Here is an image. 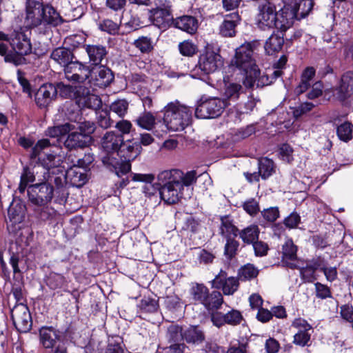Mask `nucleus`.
Wrapping results in <instances>:
<instances>
[{"label":"nucleus","instance_id":"nucleus-1","mask_svg":"<svg viewBox=\"0 0 353 353\" xmlns=\"http://www.w3.org/2000/svg\"><path fill=\"white\" fill-rule=\"evenodd\" d=\"M257 41L248 42L242 44L236 49L231 65L234 66L245 74L243 84L247 88H252L260 70L256 64L254 51L257 48Z\"/></svg>","mask_w":353,"mask_h":353},{"label":"nucleus","instance_id":"nucleus-2","mask_svg":"<svg viewBox=\"0 0 353 353\" xmlns=\"http://www.w3.org/2000/svg\"><path fill=\"white\" fill-rule=\"evenodd\" d=\"M181 176V174L177 169L163 170L158 174L157 179L159 183H164L160 188V195L165 203H176L183 196L182 185L179 183Z\"/></svg>","mask_w":353,"mask_h":353},{"label":"nucleus","instance_id":"nucleus-3","mask_svg":"<svg viewBox=\"0 0 353 353\" xmlns=\"http://www.w3.org/2000/svg\"><path fill=\"white\" fill-rule=\"evenodd\" d=\"M191 116L192 111L188 106L175 101L164 108L163 122L169 130L181 131L189 124Z\"/></svg>","mask_w":353,"mask_h":353},{"label":"nucleus","instance_id":"nucleus-4","mask_svg":"<svg viewBox=\"0 0 353 353\" xmlns=\"http://www.w3.org/2000/svg\"><path fill=\"white\" fill-rule=\"evenodd\" d=\"M10 43L14 52H10L6 55L5 61L15 65L25 64L26 60L24 56L32 51L30 39L23 32L14 31L10 37Z\"/></svg>","mask_w":353,"mask_h":353},{"label":"nucleus","instance_id":"nucleus-5","mask_svg":"<svg viewBox=\"0 0 353 353\" xmlns=\"http://www.w3.org/2000/svg\"><path fill=\"white\" fill-rule=\"evenodd\" d=\"M257 6L256 25L263 30L276 27V6L271 0H252Z\"/></svg>","mask_w":353,"mask_h":353},{"label":"nucleus","instance_id":"nucleus-6","mask_svg":"<svg viewBox=\"0 0 353 353\" xmlns=\"http://www.w3.org/2000/svg\"><path fill=\"white\" fill-rule=\"evenodd\" d=\"M230 102L218 97L201 101L195 110V116L199 119H213L219 117Z\"/></svg>","mask_w":353,"mask_h":353},{"label":"nucleus","instance_id":"nucleus-7","mask_svg":"<svg viewBox=\"0 0 353 353\" xmlns=\"http://www.w3.org/2000/svg\"><path fill=\"white\" fill-rule=\"evenodd\" d=\"M53 192V186L48 182L30 185L28 188V200L33 205L43 206L51 201Z\"/></svg>","mask_w":353,"mask_h":353},{"label":"nucleus","instance_id":"nucleus-8","mask_svg":"<svg viewBox=\"0 0 353 353\" xmlns=\"http://www.w3.org/2000/svg\"><path fill=\"white\" fill-rule=\"evenodd\" d=\"M101 159L103 165L119 176L126 174L131 170V163L122 159L119 150L103 152Z\"/></svg>","mask_w":353,"mask_h":353},{"label":"nucleus","instance_id":"nucleus-9","mask_svg":"<svg viewBox=\"0 0 353 353\" xmlns=\"http://www.w3.org/2000/svg\"><path fill=\"white\" fill-rule=\"evenodd\" d=\"M276 172V165L274 161L268 158L262 157L258 160V172L243 173L248 182L250 183H258L260 178L267 180Z\"/></svg>","mask_w":353,"mask_h":353},{"label":"nucleus","instance_id":"nucleus-10","mask_svg":"<svg viewBox=\"0 0 353 353\" xmlns=\"http://www.w3.org/2000/svg\"><path fill=\"white\" fill-rule=\"evenodd\" d=\"M11 318L16 329L28 332L32 327V318L28 307L24 304L16 305L11 310Z\"/></svg>","mask_w":353,"mask_h":353},{"label":"nucleus","instance_id":"nucleus-11","mask_svg":"<svg viewBox=\"0 0 353 353\" xmlns=\"http://www.w3.org/2000/svg\"><path fill=\"white\" fill-rule=\"evenodd\" d=\"M296 3L284 4L282 8L276 11V28L281 32L286 31L294 23L295 19L299 20Z\"/></svg>","mask_w":353,"mask_h":353},{"label":"nucleus","instance_id":"nucleus-12","mask_svg":"<svg viewBox=\"0 0 353 353\" xmlns=\"http://www.w3.org/2000/svg\"><path fill=\"white\" fill-rule=\"evenodd\" d=\"M210 319L214 326L221 327L225 324L230 325L240 324L243 319V316L239 310L232 309L225 314L219 311L212 312L210 313Z\"/></svg>","mask_w":353,"mask_h":353},{"label":"nucleus","instance_id":"nucleus-13","mask_svg":"<svg viewBox=\"0 0 353 353\" xmlns=\"http://www.w3.org/2000/svg\"><path fill=\"white\" fill-rule=\"evenodd\" d=\"M222 65L221 55L213 51H207L199 57L198 67L205 74L214 72Z\"/></svg>","mask_w":353,"mask_h":353},{"label":"nucleus","instance_id":"nucleus-14","mask_svg":"<svg viewBox=\"0 0 353 353\" xmlns=\"http://www.w3.org/2000/svg\"><path fill=\"white\" fill-rule=\"evenodd\" d=\"M170 8L169 3L165 2L150 10V20L159 28H166L172 19Z\"/></svg>","mask_w":353,"mask_h":353},{"label":"nucleus","instance_id":"nucleus-15","mask_svg":"<svg viewBox=\"0 0 353 353\" xmlns=\"http://www.w3.org/2000/svg\"><path fill=\"white\" fill-rule=\"evenodd\" d=\"M226 272L221 270L212 281L213 287L221 289L225 295H232L238 290L239 279L234 276L226 279Z\"/></svg>","mask_w":353,"mask_h":353},{"label":"nucleus","instance_id":"nucleus-16","mask_svg":"<svg viewBox=\"0 0 353 353\" xmlns=\"http://www.w3.org/2000/svg\"><path fill=\"white\" fill-rule=\"evenodd\" d=\"M64 71L65 77L68 80L77 82L85 81L90 74L88 68L79 61H70L64 68Z\"/></svg>","mask_w":353,"mask_h":353},{"label":"nucleus","instance_id":"nucleus-17","mask_svg":"<svg viewBox=\"0 0 353 353\" xmlns=\"http://www.w3.org/2000/svg\"><path fill=\"white\" fill-rule=\"evenodd\" d=\"M57 94V89L51 83L42 85L35 93V102L39 108L48 107Z\"/></svg>","mask_w":353,"mask_h":353},{"label":"nucleus","instance_id":"nucleus-18","mask_svg":"<svg viewBox=\"0 0 353 353\" xmlns=\"http://www.w3.org/2000/svg\"><path fill=\"white\" fill-rule=\"evenodd\" d=\"M43 4L38 1H29L26 7V22L30 27L42 26Z\"/></svg>","mask_w":353,"mask_h":353},{"label":"nucleus","instance_id":"nucleus-19","mask_svg":"<svg viewBox=\"0 0 353 353\" xmlns=\"http://www.w3.org/2000/svg\"><path fill=\"white\" fill-rule=\"evenodd\" d=\"M91 82L94 86L105 88L113 80L112 71L104 66H99L90 71Z\"/></svg>","mask_w":353,"mask_h":353},{"label":"nucleus","instance_id":"nucleus-20","mask_svg":"<svg viewBox=\"0 0 353 353\" xmlns=\"http://www.w3.org/2000/svg\"><path fill=\"white\" fill-rule=\"evenodd\" d=\"M123 143V137L113 131L107 132L101 139L103 152L119 150Z\"/></svg>","mask_w":353,"mask_h":353},{"label":"nucleus","instance_id":"nucleus-21","mask_svg":"<svg viewBox=\"0 0 353 353\" xmlns=\"http://www.w3.org/2000/svg\"><path fill=\"white\" fill-rule=\"evenodd\" d=\"M297 247L292 239H288L282 246V262L291 269L297 268L295 263Z\"/></svg>","mask_w":353,"mask_h":353},{"label":"nucleus","instance_id":"nucleus-22","mask_svg":"<svg viewBox=\"0 0 353 353\" xmlns=\"http://www.w3.org/2000/svg\"><path fill=\"white\" fill-rule=\"evenodd\" d=\"M59 339V332L53 327H42L39 330V340L43 347H53Z\"/></svg>","mask_w":353,"mask_h":353},{"label":"nucleus","instance_id":"nucleus-23","mask_svg":"<svg viewBox=\"0 0 353 353\" xmlns=\"http://www.w3.org/2000/svg\"><path fill=\"white\" fill-rule=\"evenodd\" d=\"M42 26H57L64 22L60 14L50 5H43Z\"/></svg>","mask_w":353,"mask_h":353},{"label":"nucleus","instance_id":"nucleus-24","mask_svg":"<svg viewBox=\"0 0 353 353\" xmlns=\"http://www.w3.org/2000/svg\"><path fill=\"white\" fill-rule=\"evenodd\" d=\"M241 18L238 12H233L227 15L220 26V34L223 37H233L235 35V28Z\"/></svg>","mask_w":353,"mask_h":353},{"label":"nucleus","instance_id":"nucleus-25","mask_svg":"<svg viewBox=\"0 0 353 353\" xmlns=\"http://www.w3.org/2000/svg\"><path fill=\"white\" fill-rule=\"evenodd\" d=\"M90 137L85 134L77 132L70 133L64 142V145L70 149L83 148L87 146Z\"/></svg>","mask_w":353,"mask_h":353},{"label":"nucleus","instance_id":"nucleus-26","mask_svg":"<svg viewBox=\"0 0 353 353\" xmlns=\"http://www.w3.org/2000/svg\"><path fill=\"white\" fill-rule=\"evenodd\" d=\"M122 145L123 148L119 150V152L123 160L128 161L129 163L141 154V147L137 142L132 143L127 141L126 142L123 141Z\"/></svg>","mask_w":353,"mask_h":353},{"label":"nucleus","instance_id":"nucleus-27","mask_svg":"<svg viewBox=\"0 0 353 353\" xmlns=\"http://www.w3.org/2000/svg\"><path fill=\"white\" fill-rule=\"evenodd\" d=\"M77 103L79 105L94 110L99 109L102 104L99 97L94 94H90L87 88H85L84 94H83V90H81V93L79 94L77 99Z\"/></svg>","mask_w":353,"mask_h":353},{"label":"nucleus","instance_id":"nucleus-28","mask_svg":"<svg viewBox=\"0 0 353 353\" xmlns=\"http://www.w3.org/2000/svg\"><path fill=\"white\" fill-rule=\"evenodd\" d=\"M85 49L90 61L94 65L101 64L108 53L106 48L102 45H86Z\"/></svg>","mask_w":353,"mask_h":353},{"label":"nucleus","instance_id":"nucleus-29","mask_svg":"<svg viewBox=\"0 0 353 353\" xmlns=\"http://www.w3.org/2000/svg\"><path fill=\"white\" fill-rule=\"evenodd\" d=\"M26 215V206L20 201L11 203L8 210V216L12 224L21 223Z\"/></svg>","mask_w":353,"mask_h":353},{"label":"nucleus","instance_id":"nucleus-30","mask_svg":"<svg viewBox=\"0 0 353 353\" xmlns=\"http://www.w3.org/2000/svg\"><path fill=\"white\" fill-rule=\"evenodd\" d=\"M221 223L219 228V234L225 237H236L238 235L239 229L234 225V221L230 216H221Z\"/></svg>","mask_w":353,"mask_h":353},{"label":"nucleus","instance_id":"nucleus-31","mask_svg":"<svg viewBox=\"0 0 353 353\" xmlns=\"http://www.w3.org/2000/svg\"><path fill=\"white\" fill-rule=\"evenodd\" d=\"M260 229L256 224H251L239 230L238 235L242 241L247 245H251L259 239Z\"/></svg>","mask_w":353,"mask_h":353},{"label":"nucleus","instance_id":"nucleus-32","mask_svg":"<svg viewBox=\"0 0 353 353\" xmlns=\"http://www.w3.org/2000/svg\"><path fill=\"white\" fill-rule=\"evenodd\" d=\"M174 26L190 34L196 32L198 28L197 20L192 16H183L174 21Z\"/></svg>","mask_w":353,"mask_h":353},{"label":"nucleus","instance_id":"nucleus-33","mask_svg":"<svg viewBox=\"0 0 353 353\" xmlns=\"http://www.w3.org/2000/svg\"><path fill=\"white\" fill-rule=\"evenodd\" d=\"M209 292V289L202 283H192L190 289V294L192 301L203 305L206 301Z\"/></svg>","mask_w":353,"mask_h":353},{"label":"nucleus","instance_id":"nucleus-34","mask_svg":"<svg viewBox=\"0 0 353 353\" xmlns=\"http://www.w3.org/2000/svg\"><path fill=\"white\" fill-rule=\"evenodd\" d=\"M223 303V298L221 293L219 291H212L208 294V297L203 305L205 308L210 312L218 311Z\"/></svg>","mask_w":353,"mask_h":353},{"label":"nucleus","instance_id":"nucleus-35","mask_svg":"<svg viewBox=\"0 0 353 353\" xmlns=\"http://www.w3.org/2000/svg\"><path fill=\"white\" fill-rule=\"evenodd\" d=\"M66 177L72 185L80 188L88 181L86 174L82 172L79 166L69 169L66 172Z\"/></svg>","mask_w":353,"mask_h":353},{"label":"nucleus","instance_id":"nucleus-36","mask_svg":"<svg viewBox=\"0 0 353 353\" xmlns=\"http://www.w3.org/2000/svg\"><path fill=\"white\" fill-rule=\"evenodd\" d=\"M55 88L57 89V93L59 92L64 98L75 97L77 99L79 94L81 93V90H83V94H84L85 91V88L83 86L73 87L70 85H65L62 82L58 83Z\"/></svg>","mask_w":353,"mask_h":353},{"label":"nucleus","instance_id":"nucleus-37","mask_svg":"<svg viewBox=\"0 0 353 353\" xmlns=\"http://www.w3.org/2000/svg\"><path fill=\"white\" fill-rule=\"evenodd\" d=\"M284 43L282 35L273 33L265 43V50L268 54H273L280 51Z\"/></svg>","mask_w":353,"mask_h":353},{"label":"nucleus","instance_id":"nucleus-38","mask_svg":"<svg viewBox=\"0 0 353 353\" xmlns=\"http://www.w3.org/2000/svg\"><path fill=\"white\" fill-rule=\"evenodd\" d=\"M325 94L329 100L344 102L352 94L338 84L335 88L326 90Z\"/></svg>","mask_w":353,"mask_h":353},{"label":"nucleus","instance_id":"nucleus-39","mask_svg":"<svg viewBox=\"0 0 353 353\" xmlns=\"http://www.w3.org/2000/svg\"><path fill=\"white\" fill-rule=\"evenodd\" d=\"M243 92V88L240 83L234 82H228L225 83L224 90V101L229 102L230 101H235L237 100L240 94Z\"/></svg>","mask_w":353,"mask_h":353},{"label":"nucleus","instance_id":"nucleus-40","mask_svg":"<svg viewBox=\"0 0 353 353\" xmlns=\"http://www.w3.org/2000/svg\"><path fill=\"white\" fill-rule=\"evenodd\" d=\"M50 57L55 62L65 68V65L71 61L72 53L67 48H57L52 52Z\"/></svg>","mask_w":353,"mask_h":353},{"label":"nucleus","instance_id":"nucleus-41","mask_svg":"<svg viewBox=\"0 0 353 353\" xmlns=\"http://www.w3.org/2000/svg\"><path fill=\"white\" fill-rule=\"evenodd\" d=\"M68 283V280L63 274L54 272H50L46 279L47 285L52 290L67 287Z\"/></svg>","mask_w":353,"mask_h":353},{"label":"nucleus","instance_id":"nucleus-42","mask_svg":"<svg viewBox=\"0 0 353 353\" xmlns=\"http://www.w3.org/2000/svg\"><path fill=\"white\" fill-rule=\"evenodd\" d=\"M74 129V125L69 123H65L64 124L48 128L46 131V134L50 137L59 139L72 132Z\"/></svg>","mask_w":353,"mask_h":353},{"label":"nucleus","instance_id":"nucleus-43","mask_svg":"<svg viewBox=\"0 0 353 353\" xmlns=\"http://www.w3.org/2000/svg\"><path fill=\"white\" fill-rule=\"evenodd\" d=\"M183 339L188 343H200L204 341L205 336L196 326H191L183 332Z\"/></svg>","mask_w":353,"mask_h":353},{"label":"nucleus","instance_id":"nucleus-44","mask_svg":"<svg viewBox=\"0 0 353 353\" xmlns=\"http://www.w3.org/2000/svg\"><path fill=\"white\" fill-rule=\"evenodd\" d=\"M134 122L141 128L151 130L156 123V117L150 112H144L138 117Z\"/></svg>","mask_w":353,"mask_h":353},{"label":"nucleus","instance_id":"nucleus-45","mask_svg":"<svg viewBox=\"0 0 353 353\" xmlns=\"http://www.w3.org/2000/svg\"><path fill=\"white\" fill-rule=\"evenodd\" d=\"M259 274V270L251 263L242 266L238 273V279L241 281H249L256 278Z\"/></svg>","mask_w":353,"mask_h":353},{"label":"nucleus","instance_id":"nucleus-46","mask_svg":"<svg viewBox=\"0 0 353 353\" xmlns=\"http://www.w3.org/2000/svg\"><path fill=\"white\" fill-rule=\"evenodd\" d=\"M133 45L142 53H150L154 49V43L152 39L147 36L139 37L134 40Z\"/></svg>","mask_w":353,"mask_h":353},{"label":"nucleus","instance_id":"nucleus-47","mask_svg":"<svg viewBox=\"0 0 353 353\" xmlns=\"http://www.w3.org/2000/svg\"><path fill=\"white\" fill-rule=\"evenodd\" d=\"M166 338L170 343H177L183 339L182 327L176 324H171L167 328Z\"/></svg>","mask_w":353,"mask_h":353},{"label":"nucleus","instance_id":"nucleus-48","mask_svg":"<svg viewBox=\"0 0 353 353\" xmlns=\"http://www.w3.org/2000/svg\"><path fill=\"white\" fill-rule=\"evenodd\" d=\"M224 246V256L229 260L234 258L237 254L239 243L234 237H228Z\"/></svg>","mask_w":353,"mask_h":353},{"label":"nucleus","instance_id":"nucleus-49","mask_svg":"<svg viewBox=\"0 0 353 353\" xmlns=\"http://www.w3.org/2000/svg\"><path fill=\"white\" fill-rule=\"evenodd\" d=\"M35 181V176L34 173L28 168H23V172L21 175L20 183L18 188L20 193H24L28 184Z\"/></svg>","mask_w":353,"mask_h":353},{"label":"nucleus","instance_id":"nucleus-50","mask_svg":"<svg viewBox=\"0 0 353 353\" xmlns=\"http://www.w3.org/2000/svg\"><path fill=\"white\" fill-rule=\"evenodd\" d=\"M105 353H125L122 339L118 336L110 339Z\"/></svg>","mask_w":353,"mask_h":353},{"label":"nucleus","instance_id":"nucleus-51","mask_svg":"<svg viewBox=\"0 0 353 353\" xmlns=\"http://www.w3.org/2000/svg\"><path fill=\"white\" fill-rule=\"evenodd\" d=\"M337 135L343 141H348L352 139V125L351 123L345 121L337 128Z\"/></svg>","mask_w":353,"mask_h":353},{"label":"nucleus","instance_id":"nucleus-52","mask_svg":"<svg viewBox=\"0 0 353 353\" xmlns=\"http://www.w3.org/2000/svg\"><path fill=\"white\" fill-rule=\"evenodd\" d=\"M314 5V0H301L299 4L296 3L297 14L299 20L307 16L312 11Z\"/></svg>","mask_w":353,"mask_h":353},{"label":"nucleus","instance_id":"nucleus-53","mask_svg":"<svg viewBox=\"0 0 353 353\" xmlns=\"http://www.w3.org/2000/svg\"><path fill=\"white\" fill-rule=\"evenodd\" d=\"M97 123L104 129L110 128L113 121L110 118V111L108 110H100L97 112Z\"/></svg>","mask_w":353,"mask_h":353},{"label":"nucleus","instance_id":"nucleus-54","mask_svg":"<svg viewBox=\"0 0 353 353\" xmlns=\"http://www.w3.org/2000/svg\"><path fill=\"white\" fill-rule=\"evenodd\" d=\"M291 327L297 330L296 333L310 332L312 330V325L305 319L301 317L293 320Z\"/></svg>","mask_w":353,"mask_h":353},{"label":"nucleus","instance_id":"nucleus-55","mask_svg":"<svg viewBox=\"0 0 353 353\" xmlns=\"http://www.w3.org/2000/svg\"><path fill=\"white\" fill-rule=\"evenodd\" d=\"M179 50L182 55L192 57L196 54L197 47L191 41L185 40L179 44Z\"/></svg>","mask_w":353,"mask_h":353},{"label":"nucleus","instance_id":"nucleus-56","mask_svg":"<svg viewBox=\"0 0 353 353\" xmlns=\"http://www.w3.org/2000/svg\"><path fill=\"white\" fill-rule=\"evenodd\" d=\"M128 103L124 99L114 101L110 105V110L115 112L119 117H123L127 113Z\"/></svg>","mask_w":353,"mask_h":353},{"label":"nucleus","instance_id":"nucleus-57","mask_svg":"<svg viewBox=\"0 0 353 353\" xmlns=\"http://www.w3.org/2000/svg\"><path fill=\"white\" fill-rule=\"evenodd\" d=\"M352 94L353 92V72L347 71L342 74L338 83Z\"/></svg>","mask_w":353,"mask_h":353},{"label":"nucleus","instance_id":"nucleus-58","mask_svg":"<svg viewBox=\"0 0 353 353\" xmlns=\"http://www.w3.org/2000/svg\"><path fill=\"white\" fill-rule=\"evenodd\" d=\"M179 172L181 174V179L179 180V183L182 185V188L183 187H188L192 185L196 181V172L194 170H192L184 174L182 171L179 170Z\"/></svg>","mask_w":353,"mask_h":353},{"label":"nucleus","instance_id":"nucleus-59","mask_svg":"<svg viewBox=\"0 0 353 353\" xmlns=\"http://www.w3.org/2000/svg\"><path fill=\"white\" fill-rule=\"evenodd\" d=\"M310 338V332L295 333L293 336V343L301 347H305L308 345Z\"/></svg>","mask_w":353,"mask_h":353},{"label":"nucleus","instance_id":"nucleus-60","mask_svg":"<svg viewBox=\"0 0 353 353\" xmlns=\"http://www.w3.org/2000/svg\"><path fill=\"white\" fill-rule=\"evenodd\" d=\"M140 307L142 310L148 312H153L157 310V302L151 298H144L141 300Z\"/></svg>","mask_w":353,"mask_h":353},{"label":"nucleus","instance_id":"nucleus-61","mask_svg":"<svg viewBox=\"0 0 353 353\" xmlns=\"http://www.w3.org/2000/svg\"><path fill=\"white\" fill-rule=\"evenodd\" d=\"M254 254L256 256H264L267 255L269 247L268 245L262 241L256 240L254 243H252Z\"/></svg>","mask_w":353,"mask_h":353},{"label":"nucleus","instance_id":"nucleus-62","mask_svg":"<svg viewBox=\"0 0 353 353\" xmlns=\"http://www.w3.org/2000/svg\"><path fill=\"white\" fill-rule=\"evenodd\" d=\"M300 222L301 217L296 212L291 213L283 220L284 225H285L286 228L289 229L296 228Z\"/></svg>","mask_w":353,"mask_h":353},{"label":"nucleus","instance_id":"nucleus-63","mask_svg":"<svg viewBox=\"0 0 353 353\" xmlns=\"http://www.w3.org/2000/svg\"><path fill=\"white\" fill-rule=\"evenodd\" d=\"M243 208L244 210L251 216L256 215L260 210L259 203L254 199L246 201Z\"/></svg>","mask_w":353,"mask_h":353},{"label":"nucleus","instance_id":"nucleus-64","mask_svg":"<svg viewBox=\"0 0 353 353\" xmlns=\"http://www.w3.org/2000/svg\"><path fill=\"white\" fill-rule=\"evenodd\" d=\"M85 41V38L82 34H73L65 39V43L73 48L79 47L83 45Z\"/></svg>","mask_w":353,"mask_h":353}]
</instances>
